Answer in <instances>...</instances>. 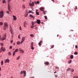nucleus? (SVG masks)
<instances>
[{
    "mask_svg": "<svg viewBox=\"0 0 78 78\" xmlns=\"http://www.w3.org/2000/svg\"><path fill=\"white\" fill-rule=\"evenodd\" d=\"M4 30H6V28H8V24L6 23H4Z\"/></svg>",
    "mask_w": 78,
    "mask_h": 78,
    "instance_id": "f257e3e1",
    "label": "nucleus"
},
{
    "mask_svg": "<svg viewBox=\"0 0 78 78\" xmlns=\"http://www.w3.org/2000/svg\"><path fill=\"white\" fill-rule=\"evenodd\" d=\"M21 75L23 74V73H24V76H26V71L24 70L23 71H21L20 72Z\"/></svg>",
    "mask_w": 78,
    "mask_h": 78,
    "instance_id": "f03ea898",
    "label": "nucleus"
},
{
    "mask_svg": "<svg viewBox=\"0 0 78 78\" xmlns=\"http://www.w3.org/2000/svg\"><path fill=\"white\" fill-rule=\"evenodd\" d=\"M3 16V11H1L0 12V18H2Z\"/></svg>",
    "mask_w": 78,
    "mask_h": 78,
    "instance_id": "7ed1b4c3",
    "label": "nucleus"
},
{
    "mask_svg": "<svg viewBox=\"0 0 78 78\" xmlns=\"http://www.w3.org/2000/svg\"><path fill=\"white\" fill-rule=\"evenodd\" d=\"M6 36L5 35H3L2 36V41H4V40H5L6 39Z\"/></svg>",
    "mask_w": 78,
    "mask_h": 78,
    "instance_id": "20e7f679",
    "label": "nucleus"
},
{
    "mask_svg": "<svg viewBox=\"0 0 78 78\" xmlns=\"http://www.w3.org/2000/svg\"><path fill=\"white\" fill-rule=\"evenodd\" d=\"M1 51H5L6 50V48H5L2 47L1 48Z\"/></svg>",
    "mask_w": 78,
    "mask_h": 78,
    "instance_id": "39448f33",
    "label": "nucleus"
},
{
    "mask_svg": "<svg viewBox=\"0 0 78 78\" xmlns=\"http://www.w3.org/2000/svg\"><path fill=\"white\" fill-rule=\"evenodd\" d=\"M25 37H23L22 38V41L21 42V44H22L23 42H24V41H25Z\"/></svg>",
    "mask_w": 78,
    "mask_h": 78,
    "instance_id": "423d86ee",
    "label": "nucleus"
},
{
    "mask_svg": "<svg viewBox=\"0 0 78 78\" xmlns=\"http://www.w3.org/2000/svg\"><path fill=\"white\" fill-rule=\"evenodd\" d=\"M19 51L20 53H24L23 50L20 48L19 49Z\"/></svg>",
    "mask_w": 78,
    "mask_h": 78,
    "instance_id": "0eeeda50",
    "label": "nucleus"
},
{
    "mask_svg": "<svg viewBox=\"0 0 78 78\" xmlns=\"http://www.w3.org/2000/svg\"><path fill=\"white\" fill-rule=\"evenodd\" d=\"M37 23L38 24H40V23H41V21L40 20H37Z\"/></svg>",
    "mask_w": 78,
    "mask_h": 78,
    "instance_id": "6e6552de",
    "label": "nucleus"
},
{
    "mask_svg": "<svg viewBox=\"0 0 78 78\" xmlns=\"http://www.w3.org/2000/svg\"><path fill=\"white\" fill-rule=\"evenodd\" d=\"M29 5L30 6H34V2H33L32 3H29Z\"/></svg>",
    "mask_w": 78,
    "mask_h": 78,
    "instance_id": "1a4fd4ad",
    "label": "nucleus"
},
{
    "mask_svg": "<svg viewBox=\"0 0 78 78\" xmlns=\"http://www.w3.org/2000/svg\"><path fill=\"white\" fill-rule=\"evenodd\" d=\"M6 62H7V63H9V60L8 59H6L5 61V63H6Z\"/></svg>",
    "mask_w": 78,
    "mask_h": 78,
    "instance_id": "9d476101",
    "label": "nucleus"
},
{
    "mask_svg": "<svg viewBox=\"0 0 78 78\" xmlns=\"http://www.w3.org/2000/svg\"><path fill=\"white\" fill-rule=\"evenodd\" d=\"M42 41H40L38 43L39 45L41 46V44H42Z\"/></svg>",
    "mask_w": 78,
    "mask_h": 78,
    "instance_id": "9b49d317",
    "label": "nucleus"
},
{
    "mask_svg": "<svg viewBox=\"0 0 78 78\" xmlns=\"http://www.w3.org/2000/svg\"><path fill=\"white\" fill-rule=\"evenodd\" d=\"M27 22L26 21H25L24 22V26L25 27L26 25H27V23H26Z\"/></svg>",
    "mask_w": 78,
    "mask_h": 78,
    "instance_id": "f8f14e48",
    "label": "nucleus"
},
{
    "mask_svg": "<svg viewBox=\"0 0 78 78\" xmlns=\"http://www.w3.org/2000/svg\"><path fill=\"white\" fill-rule=\"evenodd\" d=\"M44 64L45 65H47V66H48V64H49V62H46L44 63Z\"/></svg>",
    "mask_w": 78,
    "mask_h": 78,
    "instance_id": "ddd939ff",
    "label": "nucleus"
},
{
    "mask_svg": "<svg viewBox=\"0 0 78 78\" xmlns=\"http://www.w3.org/2000/svg\"><path fill=\"white\" fill-rule=\"evenodd\" d=\"M13 17L14 18V20H16L17 18H16V16H13Z\"/></svg>",
    "mask_w": 78,
    "mask_h": 78,
    "instance_id": "4468645a",
    "label": "nucleus"
},
{
    "mask_svg": "<svg viewBox=\"0 0 78 78\" xmlns=\"http://www.w3.org/2000/svg\"><path fill=\"white\" fill-rule=\"evenodd\" d=\"M40 9L41 11H44V8L41 7L40 8Z\"/></svg>",
    "mask_w": 78,
    "mask_h": 78,
    "instance_id": "2eb2a0df",
    "label": "nucleus"
},
{
    "mask_svg": "<svg viewBox=\"0 0 78 78\" xmlns=\"http://www.w3.org/2000/svg\"><path fill=\"white\" fill-rule=\"evenodd\" d=\"M70 58L71 59H73V55H71L70 56Z\"/></svg>",
    "mask_w": 78,
    "mask_h": 78,
    "instance_id": "dca6fc26",
    "label": "nucleus"
},
{
    "mask_svg": "<svg viewBox=\"0 0 78 78\" xmlns=\"http://www.w3.org/2000/svg\"><path fill=\"white\" fill-rule=\"evenodd\" d=\"M28 13H33V12L32 11L29 10V12H28Z\"/></svg>",
    "mask_w": 78,
    "mask_h": 78,
    "instance_id": "f3484780",
    "label": "nucleus"
},
{
    "mask_svg": "<svg viewBox=\"0 0 78 78\" xmlns=\"http://www.w3.org/2000/svg\"><path fill=\"white\" fill-rule=\"evenodd\" d=\"M8 9L9 11H10V7L9 6V4L8 5Z\"/></svg>",
    "mask_w": 78,
    "mask_h": 78,
    "instance_id": "a211bd4d",
    "label": "nucleus"
},
{
    "mask_svg": "<svg viewBox=\"0 0 78 78\" xmlns=\"http://www.w3.org/2000/svg\"><path fill=\"white\" fill-rule=\"evenodd\" d=\"M31 46H30L31 47H33V42L31 43Z\"/></svg>",
    "mask_w": 78,
    "mask_h": 78,
    "instance_id": "6ab92c4d",
    "label": "nucleus"
},
{
    "mask_svg": "<svg viewBox=\"0 0 78 78\" xmlns=\"http://www.w3.org/2000/svg\"><path fill=\"white\" fill-rule=\"evenodd\" d=\"M36 14H37V15H39V12H37V10H36Z\"/></svg>",
    "mask_w": 78,
    "mask_h": 78,
    "instance_id": "aec40b11",
    "label": "nucleus"
},
{
    "mask_svg": "<svg viewBox=\"0 0 78 78\" xmlns=\"http://www.w3.org/2000/svg\"><path fill=\"white\" fill-rule=\"evenodd\" d=\"M18 50H19V49H16L14 51L15 52H17V51H18Z\"/></svg>",
    "mask_w": 78,
    "mask_h": 78,
    "instance_id": "412c9836",
    "label": "nucleus"
},
{
    "mask_svg": "<svg viewBox=\"0 0 78 78\" xmlns=\"http://www.w3.org/2000/svg\"><path fill=\"white\" fill-rule=\"evenodd\" d=\"M5 2H6V1H5V0H2V3H5Z\"/></svg>",
    "mask_w": 78,
    "mask_h": 78,
    "instance_id": "4be33fe9",
    "label": "nucleus"
},
{
    "mask_svg": "<svg viewBox=\"0 0 78 78\" xmlns=\"http://www.w3.org/2000/svg\"><path fill=\"white\" fill-rule=\"evenodd\" d=\"M70 70H71V69L70 68H68V69H66V70L68 72V71H69Z\"/></svg>",
    "mask_w": 78,
    "mask_h": 78,
    "instance_id": "5701e85b",
    "label": "nucleus"
},
{
    "mask_svg": "<svg viewBox=\"0 0 78 78\" xmlns=\"http://www.w3.org/2000/svg\"><path fill=\"white\" fill-rule=\"evenodd\" d=\"M71 62H72V60H70L68 62L69 64H70V63H71Z\"/></svg>",
    "mask_w": 78,
    "mask_h": 78,
    "instance_id": "b1692460",
    "label": "nucleus"
},
{
    "mask_svg": "<svg viewBox=\"0 0 78 78\" xmlns=\"http://www.w3.org/2000/svg\"><path fill=\"white\" fill-rule=\"evenodd\" d=\"M15 53H16V52H15L14 51L13 53V56H14V55H15Z\"/></svg>",
    "mask_w": 78,
    "mask_h": 78,
    "instance_id": "393cba45",
    "label": "nucleus"
},
{
    "mask_svg": "<svg viewBox=\"0 0 78 78\" xmlns=\"http://www.w3.org/2000/svg\"><path fill=\"white\" fill-rule=\"evenodd\" d=\"M73 78H78V77L77 76H74Z\"/></svg>",
    "mask_w": 78,
    "mask_h": 78,
    "instance_id": "a878e982",
    "label": "nucleus"
},
{
    "mask_svg": "<svg viewBox=\"0 0 78 78\" xmlns=\"http://www.w3.org/2000/svg\"><path fill=\"white\" fill-rule=\"evenodd\" d=\"M17 44L18 45H19V44H20V41L17 42Z\"/></svg>",
    "mask_w": 78,
    "mask_h": 78,
    "instance_id": "bb28decb",
    "label": "nucleus"
},
{
    "mask_svg": "<svg viewBox=\"0 0 78 78\" xmlns=\"http://www.w3.org/2000/svg\"><path fill=\"white\" fill-rule=\"evenodd\" d=\"M3 24V23H2V22H0V25H2Z\"/></svg>",
    "mask_w": 78,
    "mask_h": 78,
    "instance_id": "cd10ccee",
    "label": "nucleus"
},
{
    "mask_svg": "<svg viewBox=\"0 0 78 78\" xmlns=\"http://www.w3.org/2000/svg\"><path fill=\"white\" fill-rule=\"evenodd\" d=\"M1 65H2L3 64V61H2L1 62Z\"/></svg>",
    "mask_w": 78,
    "mask_h": 78,
    "instance_id": "c85d7f7f",
    "label": "nucleus"
},
{
    "mask_svg": "<svg viewBox=\"0 0 78 78\" xmlns=\"http://www.w3.org/2000/svg\"><path fill=\"white\" fill-rule=\"evenodd\" d=\"M34 23L33 22H31V24H32V25L33 26L34 25Z\"/></svg>",
    "mask_w": 78,
    "mask_h": 78,
    "instance_id": "c756f323",
    "label": "nucleus"
},
{
    "mask_svg": "<svg viewBox=\"0 0 78 78\" xmlns=\"http://www.w3.org/2000/svg\"><path fill=\"white\" fill-rule=\"evenodd\" d=\"M12 46H10V47H9V48L10 49H12Z\"/></svg>",
    "mask_w": 78,
    "mask_h": 78,
    "instance_id": "7c9ffc66",
    "label": "nucleus"
},
{
    "mask_svg": "<svg viewBox=\"0 0 78 78\" xmlns=\"http://www.w3.org/2000/svg\"><path fill=\"white\" fill-rule=\"evenodd\" d=\"M74 55H77L78 54V52H76L74 53Z\"/></svg>",
    "mask_w": 78,
    "mask_h": 78,
    "instance_id": "2f4dec72",
    "label": "nucleus"
},
{
    "mask_svg": "<svg viewBox=\"0 0 78 78\" xmlns=\"http://www.w3.org/2000/svg\"><path fill=\"white\" fill-rule=\"evenodd\" d=\"M8 53H9V55H11V52H8Z\"/></svg>",
    "mask_w": 78,
    "mask_h": 78,
    "instance_id": "473e14b6",
    "label": "nucleus"
},
{
    "mask_svg": "<svg viewBox=\"0 0 78 78\" xmlns=\"http://www.w3.org/2000/svg\"><path fill=\"white\" fill-rule=\"evenodd\" d=\"M30 17H33V16L31 15H30Z\"/></svg>",
    "mask_w": 78,
    "mask_h": 78,
    "instance_id": "72a5a7b5",
    "label": "nucleus"
},
{
    "mask_svg": "<svg viewBox=\"0 0 78 78\" xmlns=\"http://www.w3.org/2000/svg\"><path fill=\"white\" fill-rule=\"evenodd\" d=\"M20 58V56H19L16 59L17 60H18V59H19Z\"/></svg>",
    "mask_w": 78,
    "mask_h": 78,
    "instance_id": "f704fd0d",
    "label": "nucleus"
},
{
    "mask_svg": "<svg viewBox=\"0 0 78 78\" xmlns=\"http://www.w3.org/2000/svg\"><path fill=\"white\" fill-rule=\"evenodd\" d=\"M45 17V19H47V16H44Z\"/></svg>",
    "mask_w": 78,
    "mask_h": 78,
    "instance_id": "c9c22d12",
    "label": "nucleus"
},
{
    "mask_svg": "<svg viewBox=\"0 0 78 78\" xmlns=\"http://www.w3.org/2000/svg\"><path fill=\"white\" fill-rule=\"evenodd\" d=\"M53 47H54V45H52L51 46V48H53Z\"/></svg>",
    "mask_w": 78,
    "mask_h": 78,
    "instance_id": "e433bc0d",
    "label": "nucleus"
},
{
    "mask_svg": "<svg viewBox=\"0 0 78 78\" xmlns=\"http://www.w3.org/2000/svg\"><path fill=\"white\" fill-rule=\"evenodd\" d=\"M7 2L8 3V4H9V2H10V1L9 0H8Z\"/></svg>",
    "mask_w": 78,
    "mask_h": 78,
    "instance_id": "4c0bfd02",
    "label": "nucleus"
},
{
    "mask_svg": "<svg viewBox=\"0 0 78 78\" xmlns=\"http://www.w3.org/2000/svg\"><path fill=\"white\" fill-rule=\"evenodd\" d=\"M55 76L56 78H57V77H58V75H55Z\"/></svg>",
    "mask_w": 78,
    "mask_h": 78,
    "instance_id": "58836bf2",
    "label": "nucleus"
},
{
    "mask_svg": "<svg viewBox=\"0 0 78 78\" xmlns=\"http://www.w3.org/2000/svg\"><path fill=\"white\" fill-rule=\"evenodd\" d=\"M10 32L11 33V34H12V33H13L12 32V30H10Z\"/></svg>",
    "mask_w": 78,
    "mask_h": 78,
    "instance_id": "ea45409f",
    "label": "nucleus"
},
{
    "mask_svg": "<svg viewBox=\"0 0 78 78\" xmlns=\"http://www.w3.org/2000/svg\"><path fill=\"white\" fill-rule=\"evenodd\" d=\"M31 48L32 50H34V47H33V46L32 47H31Z\"/></svg>",
    "mask_w": 78,
    "mask_h": 78,
    "instance_id": "a19ab883",
    "label": "nucleus"
},
{
    "mask_svg": "<svg viewBox=\"0 0 78 78\" xmlns=\"http://www.w3.org/2000/svg\"><path fill=\"white\" fill-rule=\"evenodd\" d=\"M37 4H39V1L37 2Z\"/></svg>",
    "mask_w": 78,
    "mask_h": 78,
    "instance_id": "79ce46f5",
    "label": "nucleus"
},
{
    "mask_svg": "<svg viewBox=\"0 0 78 78\" xmlns=\"http://www.w3.org/2000/svg\"><path fill=\"white\" fill-rule=\"evenodd\" d=\"M30 36H31V37H33V34H31L30 35Z\"/></svg>",
    "mask_w": 78,
    "mask_h": 78,
    "instance_id": "37998d69",
    "label": "nucleus"
},
{
    "mask_svg": "<svg viewBox=\"0 0 78 78\" xmlns=\"http://www.w3.org/2000/svg\"><path fill=\"white\" fill-rule=\"evenodd\" d=\"M23 8H25V5H23Z\"/></svg>",
    "mask_w": 78,
    "mask_h": 78,
    "instance_id": "c03bdc74",
    "label": "nucleus"
},
{
    "mask_svg": "<svg viewBox=\"0 0 78 78\" xmlns=\"http://www.w3.org/2000/svg\"><path fill=\"white\" fill-rule=\"evenodd\" d=\"M75 9H77V6H76L75 7Z\"/></svg>",
    "mask_w": 78,
    "mask_h": 78,
    "instance_id": "a18cd8bd",
    "label": "nucleus"
},
{
    "mask_svg": "<svg viewBox=\"0 0 78 78\" xmlns=\"http://www.w3.org/2000/svg\"><path fill=\"white\" fill-rule=\"evenodd\" d=\"M10 31L12 30V28L11 27L10 28Z\"/></svg>",
    "mask_w": 78,
    "mask_h": 78,
    "instance_id": "49530a36",
    "label": "nucleus"
},
{
    "mask_svg": "<svg viewBox=\"0 0 78 78\" xmlns=\"http://www.w3.org/2000/svg\"><path fill=\"white\" fill-rule=\"evenodd\" d=\"M75 47H76V48H77L78 47V46H77V45H76Z\"/></svg>",
    "mask_w": 78,
    "mask_h": 78,
    "instance_id": "de8ad7c7",
    "label": "nucleus"
},
{
    "mask_svg": "<svg viewBox=\"0 0 78 78\" xmlns=\"http://www.w3.org/2000/svg\"><path fill=\"white\" fill-rule=\"evenodd\" d=\"M74 72V69H73L72 70V72Z\"/></svg>",
    "mask_w": 78,
    "mask_h": 78,
    "instance_id": "09e8293b",
    "label": "nucleus"
},
{
    "mask_svg": "<svg viewBox=\"0 0 78 78\" xmlns=\"http://www.w3.org/2000/svg\"><path fill=\"white\" fill-rule=\"evenodd\" d=\"M34 27V26H31V28H33Z\"/></svg>",
    "mask_w": 78,
    "mask_h": 78,
    "instance_id": "8fccbe9b",
    "label": "nucleus"
},
{
    "mask_svg": "<svg viewBox=\"0 0 78 78\" xmlns=\"http://www.w3.org/2000/svg\"><path fill=\"white\" fill-rule=\"evenodd\" d=\"M0 40H1V41H2V38L0 37Z\"/></svg>",
    "mask_w": 78,
    "mask_h": 78,
    "instance_id": "3c124183",
    "label": "nucleus"
},
{
    "mask_svg": "<svg viewBox=\"0 0 78 78\" xmlns=\"http://www.w3.org/2000/svg\"><path fill=\"white\" fill-rule=\"evenodd\" d=\"M55 69H59V68L58 67H56Z\"/></svg>",
    "mask_w": 78,
    "mask_h": 78,
    "instance_id": "603ef678",
    "label": "nucleus"
},
{
    "mask_svg": "<svg viewBox=\"0 0 78 78\" xmlns=\"http://www.w3.org/2000/svg\"><path fill=\"white\" fill-rule=\"evenodd\" d=\"M20 35H19L18 36V38H19V39H20Z\"/></svg>",
    "mask_w": 78,
    "mask_h": 78,
    "instance_id": "864d4df0",
    "label": "nucleus"
},
{
    "mask_svg": "<svg viewBox=\"0 0 78 78\" xmlns=\"http://www.w3.org/2000/svg\"><path fill=\"white\" fill-rule=\"evenodd\" d=\"M7 14H9V11H7Z\"/></svg>",
    "mask_w": 78,
    "mask_h": 78,
    "instance_id": "5fc2aeb1",
    "label": "nucleus"
},
{
    "mask_svg": "<svg viewBox=\"0 0 78 78\" xmlns=\"http://www.w3.org/2000/svg\"><path fill=\"white\" fill-rule=\"evenodd\" d=\"M43 12V13H44V14H45V11H44V12Z\"/></svg>",
    "mask_w": 78,
    "mask_h": 78,
    "instance_id": "6e6d98bb",
    "label": "nucleus"
},
{
    "mask_svg": "<svg viewBox=\"0 0 78 78\" xmlns=\"http://www.w3.org/2000/svg\"><path fill=\"white\" fill-rule=\"evenodd\" d=\"M3 43H1V45H2V46H3Z\"/></svg>",
    "mask_w": 78,
    "mask_h": 78,
    "instance_id": "4d7b16f0",
    "label": "nucleus"
},
{
    "mask_svg": "<svg viewBox=\"0 0 78 78\" xmlns=\"http://www.w3.org/2000/svg\"><path fill=\"white\" fill-rule=\"evenodd\" d=\"M37 27H35V30H37Z\"/></svg>",
    "mask_w": 78,
    "mask_h": 78,
    "instance_id": "13d9d810",
    "label": "nucleus"
},
{
    "mask_svg": "<svg viewBox=\"0 0 78 78\" xmlns=\"http://www.w3.org/2000/svg\"><path fill=\"white\" fill-rule=\"evenodd\" d=\"M11 43H12V42H13V41H11Z\"/></svg>",
    "mask_w": 78,
    "mask_h": 78,
    "instance_id": "bf43d9fd",
    "label": "nucleus"
},
{
    "mask_svg": "<svg viewBox=\"0 0 78 78\" xmlns=\"http://www.w3.org/2000/svg\"><path fill=\"white\" fill-rule=\"evenodd\" d=\"M56 73V71H55L54 73Z\"/></svg>",
    "mask_w": 78,
    "mask_h": 78,
    "instance_id": "052dcab7",
    "label": "nucleus"
},
{
    "mask_svg": "<svg viewBox=\"0 0 78 78\" xmlns=\"http://www.w3.org/2000/svg\"><path fill=\"white\" fill-rule=\"evenodd\" d=\"M20 30H21V27H20Z\"/></svg>",
    "mask_w": 78,
    "mask_h": 78,
    "instance_id": "680f3d73",
    "label": "nucleus"
},
{
    "mask_svg": "<svg viewBox=\"0 0 78 78\" xmlns=\"http://www.w3.org/2000/svg\"><path fill=\"white\" fill-rule=\"evenodd\" d=\"M59 37V35L58 34V35H57V37Z\"/></svg>",
    "mask_w": 78,
    "mask_h": 78,
    "instance_id": "e2e57ef3",
    "label": "nucleus"
},
{
    "mask_svg": "<svg viewBox=\"0 0 78 78\" xmlns=\"http://www.w3.org/2000/svg\"><path fill=\"white\" fill-rule=\"evenodd\" d=\"M43 22H41V24H43Z\"/></svg>",
    "mask_w": 78,
    "mask_h": 78,
    "instance_id": "0e129e2a",
    "label": "nucleus"
},
{
    "mask_svg": "<svg viewBox=\"0 0 78 78\" xmlns=\"http://www.w3.org/2000/svg\"><path fill=\"white\" fill-rule=\"evenodd\" d=\"M71 31H73V30H71Z\"/></svg>",
    "mask_w": 78,
    "mask_h": 78,
    "instance_id": "69168bd1",
    "label": "nucleus"
},
{
    "mask_svg": "<svg viewBox=\"0 0 78 78\" xmlns=\"http://www.w3.org/2000/svg\"><path fill=\"white\" fill-rule=\"evenodd\" d=\"M52 0V1H53V2H54V0Z\"/></svg>",
    "mask_w": 78,
    "mask_h": 78,
    "instance_id": "338daca9",
    "label": "nucleus"
},
{
    "mask_svg": "<svg viewBox=\"0 0 78 78\" xmlns=\"http://www.w3.org/2000/svg\"><path fill=\"white\" fill-rule=\"evenodd\" d=\"M1 71V68H0V71Z\"/></svg>",
    "mask_w": 78,
    "mask_h": 78,
    "instance_id": "774afa93",
    "label": "nucleus"
}]
</instances>
